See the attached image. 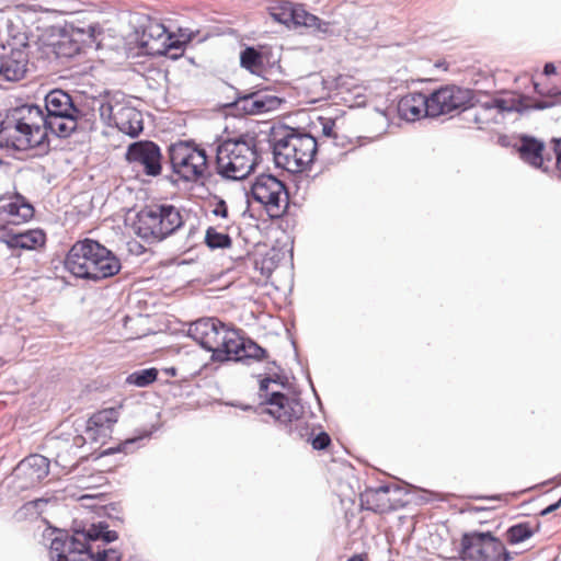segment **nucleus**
<instances>
[{
  "label": "nucleus",
  "mask_w": 561,
  "mask_h": 561,
  "mask_svg": "<svg viewBox=\"0 0 561 561\" xmlns=\"http://www.w3.org/2000/svg\"><path fill=\"white\" fill-rule=\"evenodd\" d=\"M158 428L159 427L157 425H151L150 428L136 430L133 436L124 439L116 446L102 449L95 459L121 453L124 455L131 454L144 446L145 442L149 440Z\"/></svg>",
  "instance_id": "28"
},
{
  "label": "nucleus",
  "mask_w": 561,
  "mask_h": 561,
  "mask_svg": "<svg viewBox=\"0 0 561 561\" xmlns=\"http://www.w3.org/2000/svg\"><path fill=\"white\" fill-rule=\"evenodd\" d=\"M560 507H561V501H560V499H559L557 502H554V503H552V504L548 505L547 507H545L543 510H541V511L539 512V516H542V517H543V516H547V515H549V514H551V513L556 512V511H557V510H559Z\"/></svg>",
  "instance_id": "56"
},
{
  "label": "nucleus",
  "mask_w": 561,
  "mask_h": 561,
  "mask_svg": "<svg viewBox=\"0 0 561 561\" xmlns=\"http://www.w3.org/2000/svg\"><path fill=\"white\" fill-rule=\"evenodd\" d=\"M187 233L183 244L184 251L191 250L196 244V237L199 232L198 224L195 221H186Z\"/></svg>",
  "instance_id": "46"
},
{
  "label": "nucleus",
  "mask_w": 561,
  "mask_h": 561,
  "mask_svg": "<svg viewBox=\"0 0 561 561\" xmlns=\"http://www.w3.org/2000/svg\"><path fill=\"white\" fill-rule=\"evenodd\" d=\"M194 33L190 32L184 39H181L176 34L167 32L163 41L160 43L157 55H164L172 60L179 59L183 56L185 46L192 42Z\"/></svg>",
  "instance_id": "33"
},
{
  "label": "nucleus",
  "mask_w": 561,
  "mask_h": 561,
  "mask_svg": "<svg viewBox=\"0 0 561 561\" xmlns=\"http://www.w3.org/2000/svg\"><path fill=\"white\" fill-rule=\"evenodd\" d=\"M557 104L556 101L531 100L529 96L516 93L504 92L503 95L490 98L488 101L478 99L476 106H479L484 114L496 110L497 113H518L524 115L530 111L550 108Z\"/></svg>",
  "instance_id": "15"
},
{
  "label": "nucleus",
  "mask_w": 561,
  "mask_h": 561,
  "mask_svg": "<svg viewBox=\"0 0 561 561\" xmlns=\"http://www.w3.org/2000/svg\"><path fill=\"white\" fill-rule=\"evenodd\" d=\"M265 403L270 405V409H259L274 417L291 439L310 440L313 430L304 420L305 411L299 397L290 399L284 392L273 391L265 399Z\"/></svg>",
  "instance_id": "7"
},
{
  "label": "nucleus",
  "mask_w": 561,
  "mask_h": 561,
  "mask_svg": "<svg viewBox=\"0 0 561 561\" xmlns=\"http://www.w3.org/2000/svg\"><path fill=\"white\" fill-rule=\"evenodd\" d=\"M308 443L314 450H324L330 446L331 437L327 432L321 431L317 435H312Z\"/></svg>",
  "instance_id": "45"
},
{
  "label": "nucleus",
  "mask_w": 561,
  "mask_h": 561,
  "mask_svg": "<svg viewBox=\"0 0 561 561\" xmlns=\"http://www.w3.org/2000/svg\"><path fill=\"white\" fill-rule=\"evenodd\" d=\"M25 33L13 36L10 51L5 47L0 48V81L16 82L24 78L28 62V46Z\"/></svg>",
  "instance_id": "17"
},
{
  "label": "nucleus",
  "mask_w": 561,
  "mask_h": 561,
  "mask_svg": "<svg viewBox=\"0 0 561 561\" xmlns=\"http://www.w3.org/2000/svg\"><path fill=\"white\" fill-rule=\"evenodd\" d=\"M103 33V28L98 23L82 27L65 24L64 26L54 27L49 46L57 58L69 59L85 53V49H99Z\"/></svg>",
  "instance_id": "8"
},
{
  "label": "nucleus",
  "mask_w": 561,
  "mask_h": 561,
  "mask_svg": "<svg viewBox=\"0 0 561 561\" xmlns=\"http://www.w3.org/2000/svg\"><path fill=\"white\" fill-rule=\"evenodd\" d=\"M44 538L50 540V558L53 561H122L123 553L114 548L96 547L81 543L79 537L70 535L66 529L51 528Z\"/></svg>",
  "instance_id": "5"
},
{
  "label": "nucleus",
  "mask_w": 561,
  "mask_h": 561,
  "mask_svg": "<svg viewBox=\"0 0 561 561\" xmlns=\"http://www.w3.org/2000/svg\"><path fill=\"white\" fill-rule=\"evenodd\" d=\"M118 411L114 408L104 409L94 413L85 422L87 437L93 442L98 440L100 435L107 436L114 423L117 422Z\"/></svg>",
  "instance_id": "27"
},
{
  "label": "nucleus",
  "mask_w": 561,
  "mask_h": 561,
  "mask_svg": "<svg viewBox=\"0 0 561 561\" xmlns=\"http://www.w3.org/2000/svg\"><path fill=\"white\" fill-rule=\"evenodd\" d=\"M360 506L374 513H383L389 507V499L380 496L378 492L373 491V488H367L359 496Z\"/></svg>",
  "instance_id": "36"
},
{
  "label": "nucleus",
  "mask_w": 561,
  "mask_h": 561,
  "mask_svg": "<svg viewBox=\"0 0 561 561\" xmlns=\"http://www.w3.org/2000/svg\"><path fill=\"white\" fill-rule=\"evenodd\" d=\"M254 267L255 270H259L262 275L268 276L277 267V263L274 260V256L265 255L260 260L255 259Z\"/></svg>",
  "instance_id": "44"
},
{
  "label": "nucleus",
  "mask_w": 561,
  "mask_h": 561,
  "mask_svg": "<svg viewBox=\"0 0 561 561\" xmlns=\"http://www.w3.org/2000/svg\"><path fill=\"white\" fill-rule=\"evenodd\" d=\"M163 371L169 375V376H176L178 374V369L175 367H168V368H164Z\"/></svg>",
  "instance_id": "64"
},
{
  "label": "nucleus",
  "mask_w": 561,
  "mask_h": 561,
  "mask_svg": "<svg viewBox=\"0 0 561 561\" xmlns=\"http://www.w3.org/2000/svg\"><path fill=\"white\" fill-rule=\"evenodd\" d=\"M125 159L133 170L141 171L145 175L157 178L163 169V154L160 146L147 139L136 140L128 145Z\"/></svg>",
  "instance_id": "16"
},
{
  "label": "nucleus",
  "mask_w": 561,
  "mask_h": 561,
  "mask_svg": "<svg viewBox=\"0 0 561 561\" xmlns=\"http://www.w3.org/2000/svg\"><path fill=\"white\" fill-rule=\"evenodd\" d=\"M187 335L202 348L210 352L213 362L226 363V358H217L219 351H229L233 339H237V328L229 327L217 317H203L190 324Z\"/></svg>",
  "instance_id": "9"
},
{
  "label": "nucleus",
  "mask_w": 561,
  "mask_h": 561,
  "mask_svg": "<svg viewBox=\"0 0 561 561\" xmlns=\"http://www.w3.org/2000/svg\"><path fill=\"white\" fill-rule=\"evenodd\" d=\"M556 71H557V68H556L554 64H552V62L545 64V66H543V75L545 76L554 75Z\"/></svg>",
  "instance_id": "59"
},
{
  "label": "nucleus",
  "mask_w": 561,
  "mask_h": 561,
  "mask_svg": "<svg viewBox=\"0 0 561 561\" xmlns=\"http://www.w3.org/2000/svg\"><path fill=\"white\" fill-rule=\"evenodd\" d=\"M16 515L23 517H37L36 510L33 506H28V502L24 503L16 512Z\"/></svg>",
  "instance_id": "55"
},
{
  "label": "nucleus",
  "mask_w": 561,
  "mask_h": 561,
  "mask_svg": "<svg viewBox=\"0 0 561 561\" xmlns=\"http://www.w3.org/2000/svg\"><path fill=\"white\" fill-rule=\"evenodd\" d=\"M204 242L210 250H225L232 245V239L228 233L218 232L211 226L206 229Z\"/></svg>",
  "instance_id": "38"
},
{
  "label": "nucleus",
  "mask_w": 561,
  "mask_h": 561,
  "mask_svg": "<svg viewBox=\"0 0 561 561\" xmlns=\"http://www.w3.org/2000/svg\"><path fill=\"white\" fill-rule=\"evenodd\" d=\"M87 442V437L82 436V435H77L75 438H73V444L76 447H81L85 444Z\"/></svg>",
  "instance_id": "61"
},
{
  "label": "nucleus",
  "mask_w": 561,
  "mask_h": 561,
  "mask_svg": "<svg viewBox=\"0 0 561 561\" xmlns=\"http://www.w3.org/2000/svg\"><path fill=\"white\" fill-rule=\"evenodd\" d=\"M102 510H103V514L105 516H107L108 518H116V519L121 520L119 517H116L113 514L114 512H117V505L115 503H110V504L103 506Z\"/></svg>",
  "instance_id": "57"
},
{
  "label": "nucleus",
  "mask_w": 561,
  "mask_h": 561,
  "mask_svg": "<svg viewBox=\"0 0 561 561\" xmlns=\"http://www.w3.org/2000/svg\"><path fill=\"white\" fill-rule=\"evenodd\" d=\"M0 149L13 158H18V152H25L30 149H37L41 154H46L50 150V140L46 134L35 136L34 133L4 114L0 119Z\"/></svg>",
  "instance_id": "12"
},
{
  "label": "nucleus",
  "mask_w": 561,
  "mask_h": 561,
  "mask_svg": "<svg viewBox=\"0 0 561 561\" xmlns=\"http://www.w3.org/2000/svg\"><path fill=\"white\" fill-rule=\"evenodd\" d=\"M545 149L546 144L543 140L526 134L519 136V144L516 146L520 159L537 169L543 164Z\"/></svg>",
  "instance_id": "26"
},
{
  "label": "nucleus",
  "mask_w": 561,
  "mask_h": 561,
  "mask_svg": "<svg viewBox=\"0 0 561 561\" xmlns=\"http://www.w3.org/2000/svg\"><path fill=\"white\" fill-rule=\"evenodd\" d=\"M167 164L171 174L164 175V180L173 185L179 181L197 183L204 180L208 168V154L195 140H178L167 148Z\"/></svg>",
  "instance_id": "4"
},
{
  "label": "nucleus",
  "mask_w": 561,
  "mask_h": 561,
  "mask_svg": "<svg viewBox=\"0 0 561 561\" xmlns=\"http://www.w3.org/2000/svg\"><path fill=\"white\" fill-rule=\"evenodd\" d=\"M294 133L295 127L284 124L272 125L267 130L254 131L263 154L272 152L275 165L284 170L289 164Z\"/></svg>",
  "instance_id": "14"
},
{
  "label": "nucleus",
  "mask_w": 561,
  "mask_h": 561,
  "mask_svg": "<svg viewBox=\"0 0 561 561\" xmlns=\"http://www.w3.org/2000/svg\"><path fill=\"white\" fill-rule=\"evenodd\" d=\"M551 142L556 156V168L558 171H561V137L552 138Z\"/></svg>",
  "instance_id": "53"
},
{
  "label": "nucleus",
  "mask_w": 561,
  "mask_h": 561,
  "mask_svg": "<svg viewBox=\"0 0 561 561\" xmlns=\"http://www.w3.org/2000/svg\"><path fill=\"white\" fill-rule=\"evenodd\" d=\"M471 499H474V500H500L501 499V495H490V496H485V495H474V496H470Z\"/></svg>",
  "instance_id": "62"
},
{
  "label": "nucleus",
  "mask_w": 561,
  "mask_h": 561,
  "mask_svg": "<svg viewBox=\"0 0 561 561\" xmlns=\"http://www.w3.org/2000/svg\"><path fill=\"white\" fill-rule=\"evenodd\" d=\"M45 128L60 139L83 130L82 121H91L82 100L61 89L50 90L44 98Z\"/></svg>",
  "instance_id": "3"
},
{
  "label": "nucleus",
  "mask_w": 561,
  "mask_h": 561,
  "mask_svg": "<svg viewBox=\"0 0 561 561\" xmlns=\"http://www.w3.org/2000/svg\"><path fill=\"white\" fill-rule=\"evenodd\" d=\"M64 266L76 278L98 283L117 275L122 270V262L100 241L84 238L71 245Z\"/></svg>",
  "instance_id": "1"
},
{
  "label": "nucleus",
  "mask_w": 561,
  "mask_h": 561,
  "mask_svg": "<svg viewBox=\"0 0 561 561\" xmlns=\"http://www.w3.org/2000/svg\"><path fill=\"white\" fill-rule=\"evenodd\" d=\"M158 369L156 367L142 368L130 373L125 383L135 386L138 388H146L152 385L158 378Z\"/></svg>",
  "instance_id": "37"
},
{
  "label": "nucleus",
  "mask_w": 561,
  "mask_h": 561,
  "mask_svg": "<svg viewBox=\"0 0 561 561\" xmlns=\"http://www.w3.org/2000/svg\"><path fill=\"white\" fill-rule=\"evenodd\" d=\"M5 114L15 119L22 127L31 130L35 136L48 135L45 128V113L43 108L35 103H24L22 105L9 108Z\"/></svg>",
  "instance_id": "20"
},
{
  "label": "nucleus",
  "mask_w": 561,
  "mask_h": 561,
  "mask_svg": "<svg viewBox=\"0 0 561 561\" xmlns=\"http://www.w3.org/2000/svg\"><path fill=\"white\" fill-rule=\"evenodd\" d=\"M245 195L261 204L271 219L282 218L289 208L287 186L272 173L263 172L255 176Z\"/></svg>",
  "instance_id": "11"
},
{
  "label": "nucleus",
  "mask_w": 561,
  "mask_h": 561,
  "mask_svg": "<svg viewBox=\"0 0 561 561\" xmlns=\"http://www.w3.org/2000/svg\"><path fill=\"white\" fill-rule=\"evenodd\" d=\"M477 92L457 84H445L430 93L432 118L443 115L454 116L476 107Z\"/></svg>",
  "instance_id": "13"
},
{
  "label": "nucleus",
  "mask_w": 561,
  "mask_h": 561,
  "mask_svg": "<svg viewBox=\"0 0 561 561\" xmlns=\"http://www.w3.org/2000/svg\"><path fill=\"white\" fill-rule=\"evenodd\" d=\"M490 511H491V508L484 507V506H469L468 508H466V512H469V513L490 512Z\"/></svg>",
  "instance_id": "60"
},
{
  "label": "nucleus",
  "mask_w": 561,
  "mask_h": 561,
  "mask_svg": "<svg viewBox=\"0 0 561 561\" xmlns=\"http://www.w3.org/2000/svg\"><path fill=\"white\" fill-rule=\"evenodd\" d=\"M217 173L228 180L248 178L263 160L262 147L253 133L216 139Z\"/></svg>",
  "instance_id": "2"
},
{
  "label": "nucleus",
  "mask_w": 561,
  "mask_h": 561,
  "mask_svg": "<svg viewBox=\"0 0 561 561\" xmlns=\"http://www.w3.org/2000/svg\"><path fill=\"white\" fill-rule=\"evenodd\" d=\"M213 214L220 218H228V205L224 198H218L215 208L213 209Z\"/></svg>",
  "instance_id": "51"
},
{
  "label": "nucleus",
  "mask_w": 561,
  "mask_h": 561,
  "mask_svg": "<svg viewBox=\"0 0 561 561\" xmlns=\"http://www.w3.org/2000/svg\"><path fill=\"white\" fill-rule=\"evenodd\" d=\"M334 127L335 119L332 117L318 116L317 122L312 123V129H314L316 133L321 134V136L324 138L332 139V144L334 146H340L341 144L339 142V136L334 131Z\"/></svg>",
  "instance_id": "39"
},
{
  "label": "nucleus",
  "mask_w": 561,
  "mask_h": 561,
  "mask_svg": "<svg viewBox=\"0 0 561 561\" xmlns=\"http://www.w3.org/2000/svg\"><path fill=\"white\" fill-rule=\"evenodd\" d=\"M18 232L8 225L0 224V242L4 243L10 250L16 249Z\"/></svg>",
  "instance_id": "43"
},
{
  "label": "nucleus",
  "mask_w": 561,
  "mask_h": 561,
  "mask_svg": "<svg viewBox=\"0 0 561 561\" xmlns=\"http://www.w3.org/2000/svg\"><path fill=\"white\" fill-rule=\"evenodd\" d=\"M252 98L253 101L250 111L257 115L277 110L283 102L280 98L268 94L262 90L252 91Z\"/></svg>",
  "instance_id": "34"
},
{
  "label": "nucleus",
  "mask_w": 561,
  "mask_h": 561,
  "mask_svg": "<svg viewBox=\"0 0 561 561\" xmlns=\"http://www.w3.org/2000/svg\"><path fill=\"white\" fill-rule=\"evenodd\" d=\"M179 208L173 204H153L145 206L136 215L134 229L146 241H163L185 227Z\"/></svg>",
  "instance_id": "6"
},
{
  "label": "nucleus",
  "mask_w": 561,
  "mask_h": 561,
  "mask_svg": "<svg viewBox=\"0 0 561 561\" xmlns=\"http://www.w3.org/2000/svg\"><path fill=\"white\" fill-rule=\"evenodd\" d=\"M48 501H49L48 499L38 497L35 500L28 501V506H33V508L36 510V514L38 516L43 513V510L47 505Z\"/></svg>",
  "instance_id": "54"
},
{
  "label": "nucleus",
  "mask_w": 561,
  "mask_h": 561,
  "mask_svg": "<svg viewBox=\"0 0 561 561\" xmlns=\"http://www.w3.org/2000/svg\"><path fill=\"white\" fill-rule=\"evenodd\" d=\"M230 407H233V408H239L243 411H253L254 413L256 414H268L266 411H262L260 410L259 408H262V409H266L264 405L266 404L265 401L264 402H261L259 405L254 407V405H251V404H244V403H241V402H230L228 403Z\"/></svg>",
  "instance_id": "49"
},
{
  "label": "nucleus",
  "mask_w": 561,
  "mask_h": 561,
  "mask_svg": "<svg viewBox=\"0 0 561 561\" xmlns=\"http://www.w3.org/2000/svg\"><path fill=\"white\" fill-rule=\"evenodd\" d=\"M49 473V459L39 454L23 458L13 469L12 483L18 491L35 488Z\"/></svg>",
  "instance_id": "18"
},
{
  "label": "nucleus",
  "mask_w": 561,
  "mask_h": 561,
  "mask_svg": "<svg viewBox=\"0 0 561 561\" xmlns=\"http://www.w3.org/2000/svg\"><path fill=\"white\" fill-rule=\"evenodd\" d=\"M237 96L226 106L229 108H233L237 115H256L254 112L250 111L251 103L253 101L252 91L250 92H240L236 90Z\"/></svg>",
  "instance_id": "40"
},
{
  "label": "nucleus",
  "mask_w": 561,
  "mask_h": 561,
  "mask_svg": "<svg viewBox=\"0 0 561 561\" xmlns=\"http://www.w3.org/2000/svg\"><path fill=\"white\" fill-rule=\"evenodd\" d=\"M83 104L85 112L92 114L91 121H82L83 130L93 129L98 115L105 125L113 126L116 116V108L119 105L114 106L110 101L102 96L87 99L83 101Z\"/></svg>",
  "instance_id": "23"
},
{
  "label": "nucleus",
  "mask_w": 561,
  "mask_h": 561,
  "mask_svg": "<svg viewBox=\"0 0 561 561\" xmlns=\"http://www.w3.org/2000/svg\"><path fill=\"white\" fill-rule=\"evenodd\" d=\"M293 4L294 3L286 1L278 8H273L271 10V16L278 23L289 25L293 19Z\"/></svg>",
  "instance_id": "42"
},
{
  "label": "nucleus",
  "mask_w": 561,
  "mask_h": 561,
  "mask_svg": "<svg viewBox=\"0 0 561 561\" xmlns=\"http://www.w3.org/2000/svg\"><path fill=\"white\" fill-rule=\"evenodd\" d=\"M277 381H278V374H274L273 376H265V377H262L259 379L260 391L265 392L266 399L271 394V393H267L270 383L277 382Z\"/></svg>",
  "instance_id": "52"
},
{
  "label": "nucleus",
  "mask_w": 561,
  "mask_h": 561,
  "mask_svg": "<svg viewBox=\"0 0 561 561\" xmlns=\"http://www.w3.org/2000/svg\"><path fill=\"white\" fill-rule=\"evenodd\" d=\"M540 527L541 523L539 519H535L534 522L523 520L511 525L505 530L504 536L508 545L515 546L531 538L540 530Z\"/></svg>",
  "instance_id": "31"
},
{
  "label": "nucleus",
  "mask_w": 561,
  "mask_h": 561,
  "mask_svg": "<svg viewBox=\"0 0 561 561\" xmlns=\"http://www.w3.org/2000/svg\"><path fill=\"white\" fill-rule=\"evenodd\" d=\"M310 12H308L302 3L293 4V19L291 24L294 26H301Z\"/></svg>",
  "instance_id": "47"
},
{
  "label": "nucleus",
  "mask_w": 561,
  "mask_h": 561,
  "mask_svg": "<svg viewBox=\"0 0 561 561\" xmlns=\"http://www.w3.org/2000/svg\"><path fill=\"white\" fill-rule=\"evenodd\" d=\"M461 561H512V553L492 530L466 531L460 538Z\"/></svg>",
  "instance_id": "10"
},
{
  "label": "nucleus",
  "mask_w": 561,
  "mask_h": 561,
  "mask_svg": "<svg viewBox=\"0 0 561 561\" xmlns=\"http://www.w3.org/2000/svg\"><path fill=\"white\" fill-rule=\"evenodd\" d=\"M331 23L309 13L301 26L312 30L313 33L327 35L331 33Z\"/></svg>",
  "instance_id": "41"
},
{
  "label": "nucleus",
  "mask_w": 561,
  "mask_h": 561,
  "mask_svg": "<svg viewBox=\"0 0 561 561\" xmlns=\"http://www.w3.org/2000/svg\"><path fill=\"white\" fill-rule=\"evenodd\" d=\"M472 122L479 125V129H482V125L495 122V118L491 113L484 114L482 110L473 114Z\"/></svg>",
  "instance_id": "50"
},
{
  "label": "nucleus",
  "mask_w": 561,
  "mask_h": 561,
  "mask_svg": "<svg viewBox=\"0 0 561 561\" xmlns=\"http://www.w3.org/2000/svg\"><path fill=\"white\" fill-rule=\"evenodd\" d=\"M397 112L399 117L407 122H415L422 117H432L430 94L422 92L408 93L399 100Z\"/></svg>",
  "instance_id": "21"
},
{
  "label": "nucleus",
  "mask_w": 561,
  "mask_h": 561,
  "mask_svg": "<svg viewBox=\"0 0 561 561\" xmlns=\"http://www.w3.org/2000/svg\"><path fill=\"white\" fill-rule=\"evenodd\" d=\"M167 32L168 30L162 23L150 22L138 36V46L144 49L147 55L156 56L157 53H160L159 46Z\"/></svg>",
  "instance_id": "30"
},
{
  "label": "nucleus",
  "mask_w": 561,
  "mask_h": 561,
  "mask_svg": "<svg viewBox=\"0 0 561 561\" xmlns=\"http://www.w3.org/2000/svg\"><path fill=\"white\" fill-rule=\"evenodd\" d=\"M325 142V140H320L314 134L311 137L304 138L302 147H299L298 151L290 156L286 171L295 173L307 169L313 162L318 149Z\"/></svg>",
  "instance_id": "24"
},
{
  "label": "nucleus",
  "mask_w": 561,
  "mask_h": 561,
  "mask_svg": "<svg viewBox=\"0 0 561 561\" xmlns=\"http://www.w3.org/2000/svg\"><path fill=\"white\" fill-rule=\"evenodd\" d=\"M46 234L42 229H30L26 231L18 232L16 249L20 250H36L45 245Z\"/></svg>",
  "instance_id": "35"
},
{
  "label": "nucleus",
  "mask_w": 561,
  "mask_h": 561,
  "mask_svg": "<svg viewBox=\"0 0 561 561\" xmlns=\"http://www.w3.org/2000/svg\"><path fill=\"white\" fill-rule=\"evenodd\" d=\"M113 126L123 134L136 138L144 130L142 114L133 106L119 105Z\"/></svg>",
  "instance_id": "25"
},
{
  "label": "nucleus",
  "mask_w": 561,
  "mask_h": 561,
  "mask_svg": "<svg viewBox=\"0 0 561 561\" xmlns=\"http://www.w3.org/2000/svg\"><path fill=\"white\" fill-rule=\"evenodd\" d=\"M296 133H294V138L291 141V150L290 156L298 151L299 147H302V139L306 137H311L313 134L310 131H306L304 128L295 127Z\"/></svg>",
  "instance_id": "48"
},
{
  "label": "nucleus",
  "mask_w": 561,
  "mask_h": 561,
  "mask_svg": "<svg viewBox=\"0 0 561 561\" xmlns=\"http://www.w3.org/2000/svg\"><path fill=\"white\" fill-rule=\"evenodd\" d=\"M108 524L104 520L92 523L89 528L75 524L71 528V535L79 537V541L81 543L88 542V545H91L95 541H102L103 543L100 546L106 547V545L118 539V533L116 530L108 529Z\"/></svg>",
  "instance_id": "22"
},
{
  "label": "nucleus",
  "mask_w": 561,
  "mask_h": 561,
  "mask_svg": "<svg viewBox=\"0 0 561 561\" xmlns=\"http://www.w3.org/2000/svg\"><path fill=\"white\" fill-rule=\"evenodd\" d=\"M268 54L262 46H245L240 51V66L252 75L263 77L270 64Z\"/></svg>",
  "instance_id": "29"
},
{
  "label": "nucleus",
  "mask_w": 561,
  "mask_h": 561,
  "mask_svg": "<svg viewBox=\"0 0 561 561\" xmlns=\"http://www.w3.org/2000/svg\"><path fill=\"white\" fill-rule=\"evenodd\" d=\"M216 356L226 358V362L249 363V360L262 362L267 358L268 353L253 339L244 335L241 329H237V339H233L230 350L219 351Z\"/></svg>",
  "instance_id": "19"
},
{
  "label": "nucleus",
  "mask_w": 561,
  "mask_h": 561,
  "mask_svg": "<svg viewBox=\"0 0 561 561\" xmlns=\"http://www.w3.org/2000/svg\"><path fill=\"white\" fill-rule=\"evenodd\" d=\"M0 213L19 217L22 222H26L34 217L35 208L25 196L16 192L9 203L0 206Z\"/></svg>",
  "instance_id": "32"
},
{
  "label": "nucleus",
  "mask_w": 561,
  "mask_h": 561,
  "mask_svg": "<svg viewBox=\"0 0 561 561\" xmlns=\"http://www.w3.org/2000/svg\"><path fill=\"white\" fill-rule=\"evenodd\" d=\"M276 383L282 386L283 388H287L288 379L286 376L278 375V381Z\"/></svg>",
  "instance_id": "63"
},
{
  "label": "nucleus",
  "mask_w": 561,
  "mask_h": 561,
  "mask_svg": "<svg viewBox=\"0 0 561 561\" xmlns=\"http://www.w3.org/2000/svg\"><path fill=\"white\" fill-rule=\"evenodd\" d=\"M392 486L390 484H382L378 488H373V491L378 492L380 496L387 499V494L391 491Z\"/></svg>",
  "instance_id": "58"
}]
</instances>
